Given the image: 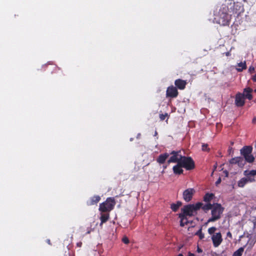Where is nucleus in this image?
Returning a JSON list of instances; mask_svg holds the SVG:
<instances>
[{"label":"nucleus","instance_id":"1","mask_svg":"<svg viewBox=\"0 0 256 256\" xmlns=\"http://www.w3.org/2000/svg\"><path fill=\"white\" fill-rule=\"evenodd\" d=\"M240 8V4L234 0H225L218 11L214 14V22L221 26H229L232 20V14L230 13L236 14Z\"/></svg>","mask_w":256,"mask_h":256},{"label":"nucleus","instance_id":"2","mask_svg":"<svg viewBox=\"0 0 256 256\" xmlns=\"http://www.w3.org/2000/svg\"><path fill=\"white\" fill-rule=\"evenodd\" d=\"M202 205V202H198L196 204L184 206L181 209L182 212L178 214V217L180 219V226L183 227L188 224L189 223L188 216H192L196 214V212L201 208Z\"/></svg>","mask_w":256,"mask_h":256},{"label":"nucleus","instance_id":"3","mask_svg":"<svg viewBox=\"0 0 256 256\" xmlns=\"http://www.w3.org/2000/svg\"><path fill=\"white\" fill-rule=\"evenodd\" d=\"M224 209V208L220 204L214 203V206L211 210L212 216L208 219L206 224L214 222L219 220L222 217Z\"/></svg>","mask_w":256,"mask_h":256},{"label":"nucleus","instance_id":"4","mask_svg":"<svg viewBox=\"0 0 256 256\" xmlns=\"http://www.w3.org/2000/svg\"><path fill=\"white\" fill-rule=\"evenodd\" d=\"M116 204L114 198L110 197L106 200L100 204L99 210L102 212H108L112 210Z\"/></svg>","mask_w":256,"mask_h":256},{"label":"nucleus","instance_id":"5","mask_svg":"<svg viewBox=\"0 0 256 256\" xmlns=\"http://www.w3.org/2000/svg\"><path fill=\"white\" fill-rule=\"evenodd\" d=\"M252 146H244L240 150V154L244 156L245 160L249 163L254 162V158L252 154Z\"/></svg>","mask_w":256,"mask_h":256},{"label":"nucleus","instance_id":"6","mask_svg":"<svg viewBox=\"0 0 256 256\" xmlns=\"http://www.w3.org/2000/svg\"><path fill=\"white\" fill-rule=\"evenodd\" d=\"M179 162L184 168L188 170H193L195 168L194 162L190 156H182Z\"/></svg>","mask_w":256,"mask_h":256},{"label":"nucleus","instance_id":"7","mask_svg":"<svg viewBox=\"0 0 256 256\" xmlns=\"http://www.w3.org/2000/svg\"><path fill=\"white\" fill-rule=\"evenodd\" d=\"M171 155V156L169 160H168V163H177L178 164L179 162L182 158V154L181 151H175L173 150L170 152L169 154Z\"/></svg>","mask_w":256,"mask_h":256},{"label":"nucleus","instance_id":"8","mask_svg":"<svg viewBox=\"0 0 256 256\" xmlns=\"http://www.w3.org/2000/svg\"><path fill=\"white\" fill-rule=\"evenodd\" d=\"M196 190L193 188H189L184 191L182 194L183 199L186 202H190L193 197Z\"/></svg>","mask_w":256,"mask_h":256},{"label":"nucleus","instance_id":"9","mask_svg":"<svg viewBox=\"0 0 256 256\" xmlns=\"http://www.w3.org/2000/svg\"><path fill=\"white\" fill-rule=\"evenodd\" d=\"M178 92L176 88L174 86H170L167 88L166 96L167 98H175L178 96Z\"/></svg>","mask_w":256,"mask_h":256},{"label":"nucleus","instance_id":"10","mask_svg":"<svg viewBox=\"0 0 256 256\" xmlns=\"http://www.w3.org/2000/svg\"><path fill=\"white\" fill-rule=\"evenodd\" d=\"M213 245L214 247H218L220 244L222 238L220 232H217L214 234L212 237Z\"/></svg>","mask_w":256,"mask_h":256},{"label":"nucleus","instance_id":"11","mask_svg":"<svg viewBox=\"0 0 256 256\" xmlns=\"http://www.w3.org/2000/svg\"><path fill=\"white\" fill-rule=\"evenodd\" d=\"M245 103L244 94L238 92L236 95L235 104L237 106H242Z\"/></svg>","mask_w":256,"mask_h":256},{"label":"nucleus","instance_id":"12","mask_svg":"<svg viewBox=\"0 0 256 256\" xmlns=\"http://www.w3.org/2000/svg\"><path fill=\"white\" fill-rule=\"evenodd\" d=\"M187 82L186 80L178 78L174 81V84L176 88L180 90H183L186 88Z\"/></svg>","mask_w":256,"mask_h":256},{"label":"nucleus","instance_id":"13","mask_svg":"<svg viewBox=\"0 0 256 256\" xmlns=\"http://www.w3.org/2000/svg\"><path fill=\"white\" fill-rule=\"evenodd\" d=\"M100 197L99 196H94L87 200L86 204L88 206L96 205L100 201Z\"/></svg>","mask_w":256,"mask_h":256},{"label":"nucleus","instance_id":"14","mask_svg":"<svg viewBox=\"0 0 256 256\" xmlns=\"http://www.w3.org/2000/svg\"><path fill=\"white\" fill-rule=\"evenodd\" d=\"M252 88L248 87L244 90V92L242 94H244V98H247L248 100H252Z\"/></svg>","mask_w":256,"mask_h":256},{"label":"nucleus","instance_id":"15","mask_svg":"<svg viewBox=\"0 0 256 256\" xmlns=\"http://www.w3.org/2000/svg\"><path fill=\"white\" fill-rule=\"evenodd\" d=\"M170 154L168 153H164L160 154L156 159V161L160 164H163L168 158Z\"/></svg>","mask_w":256,"mask_h":256},{"label":"nucleus","instance_id":"16","mask_svg":"<svg viewBox=\"0 0 256 256\" xmlns=\"http://www.w3.org/2000/svg\"><path fill=\"white\" fill-rule=\"evenodd\" d=\"M182 168H183L180 163L178 162V164H177L176 165L174 166L172 170L174 173L175 174H181L183 173V170L182 169Z\"/></svg>","mask_w":256,"mask_h":256},{"label":"nucleus","instance_id":"17","mask_svg":"<svg viewBox=\"0 0 256 256\" xmlns=\"http://www.w3.org/2000/svg\"><path fill=\"white\" fill-rule=\"evenodd\" d=\"M109 218L110 213L101 212L100 218V226H102L104 223L106 222L108 220Z\"/></svg>","mask_w":256,"mask_h":256},{"label":"nucleus","instance_id":"18","mask_svg":"<svg viewBox=\"0 0 256 256\" xmlns=\"http://www.w3.org/2000/svg\"><path fill=\"white\" fill-rule=\"evenodd\" d=\"M246 68V62L244 61V62H240L238 63L237 66H236V70L238 72H242Z\"/></svg>","mask_w":256,"mask_h":256},{"label":"nucleus","instance_id":"19","mask_svg":"<svg viewBox=\"0 0 256 256\" xmlns=\"http://www.w3.org/2000/svg\"><path fill=\"white\" fill-rule=\"evenodd\" d=\"M182 205V202L180 201H178L176 204L172 203L170 204V208L172 211L176 212Z\"/></svg>","mask_w":256,"mask_h":256},{"label":"nucleus","instance_id":"20","mask_svg":"<svg viewBox=\"0 0 256 256\" xmlns=\"http://www.w3.org/2000/svg\"><path fill=\"white\" fill-rule=\"evenodd\" d=\"M214 194L212 193H206L204 196V201L206 202L210 203V202L214 198Z\"/></svg>","mask_w":256,"mask_h":256},{"label":"nucleus","instance_id":"21","mask_svg":"<svg viewBox=\"0 0 256 256\" xmlns=\"http://www.w3.org/2000/svg\"><path fill=\"white\" fill-rule=\"evenodd\" d=\"M214 206V204H211L210 203H208L206 204L202 205V206L201 207V208L202 209V210L206 212L208 210H211L212 208Z\"/></svg>","mask_w":256,"mask_h":256},{"label":"nucleus","instance_id":"22","mask_svg":"<svg viewBox=\"0 0 256 256\" xmlns=\"http://www.w3.org/2000/svg\"><path fill=\"white\" fill-rule=\"evenodd\" d=\"M245 159L240 156H238V160H237V164L240 168H242L246 164Z\"/></svg>","mask_w":256,"mask_h":256},{"label":"nucleus","instance_id":"23","mask_svg":"<svg viewBox=\"0 0 256 256\" xmlns=\"http://www.w3.org/2000/svg\"><path fill=\"white\" fill-rule=\"evenodd\" d=\"M247 184V180L246 178H241L238 182V187L243 188Z\"/></svg>","mask_w":256,"mask_h":256},{"label":"nucleus","instance_id":"24","mask_svg":"<svg viewBox=\"0 0 256 256\" xmlns=\"http://www.w3.org/2000/svg\"><path fill=\"white\" fill-rule=\"evenodd\" d=\"M244 251V248L241 247L239 248L237 250L234 252L232 256H242V252Z\"/></svg>","mask_w":256,"mask_h":256},{"label":"nucleus","instance_id":"25","mask_svg":"<svg viewBox=\"0 0 256 256\" xmlns=\"http://www.w3.org/2000/svg\"><path fill=\"white\" fill-rule=\"evenodd\" d=\"M244 174L246 176H256V170H252L250 171L245 170Z\"/></svg>","mask_w":256,"mask_h":256},{"label":"nucleus","instance_id":"26","mask_svg":"<svg viewBox=\"0 0 256 256\" xmlns=\"http://www.w3.org/2000/svg\"><path fill=\"white\" fill-rule=\"evenodd\" d=\"M196 236H199V238L200 240H202L204 238V234L202 232V227H201L200 230L196 233Z\"/></svg>","mask_w":256,"mask_h":256},{"label":"nucleus","instance_id":"27","mask_svg":"<svg viewBox=\"0 0 256 256\" xmlns=\"http://www.w3.org/2000/svg\"><path fill=\"white\" fill-rule=\"evenodd\" d=\"M238 160V156L235 157V158H232V159H230V160L229 162L232 164H237Z\"/></svg>","mask_w":256,"mask_h":256},{"label":"nucleus","instance_id":"28","mask_svg":"<svg viewBox=\"0 0 256 256\" xmlns=\"http://www.w3.org/2000/svg\"><path fill=\"white\" fill-rule=\"evenodd\" d=\"M202 150L203 151L209 152L210 148L208 144H202Z\"/></svg>","mask_w":256,"mask_h":256},{"label":"nucleus","instance_id":"29","mask_svg":"<svg viewBox=\"0 0 256 256\" xmlns=\"http://www.w3.org/2000/svg\"><path fill=\"white\" fill-rule=\"evenodd\" d=\"M216 227L212 226L211 228H210L208 229V232L210 234H214V232L216 230Z\"/></svg>","mask_w":256,"mask_h":256},{"label":"nucleus","instance_id":"30","mask_svg":"<svg viewBox=\"0 0 256 256\" xmlns=\"http://www.w3.org/2000/svg\"><path fill=\"white\" fill-rule=\"evenodd\" d=\"M168 116V114L167 113H166L165 114H160V120H164L166 116Z\"/></svg>","mask_w":256,"mask_h":256},{"label":"nucleus","instance_id":"31","mask_svg":"<svg viewBox=\"0 0 256 256\" xmlns=\"http://www.w3.org/2000/svg\"><path fill=\"white\" fill-rule=\"evenodd\" d=\"M246 179L247 180V183L248 182H254L255 181V179L254 178H252L250 176H246Z\"/></svg>","mask_w":256,"mask_h":256},{"label":"nucleus","instance_id":"32","mask_svg":"<svg viewBox=\"0 0 256 256\" xmlns=\"http://www.w3.org/2000/svg\"><path fill=\"white\" fill-rule=\"evenodd\" d=\"M122 242L125 244H128L130 242L128 238L126 236H124L122 238Z\"/></svg>","mask_w":256,"mask_h":256},{"label":"nucleus","instance_id":"33","mask_svg":"<svg viewBox=\"0 0 256 256\" xmlns=\"http://www.w3.org/2000/svg\"><path fill=\"white\" fill-rule=\"evenodd\" d=\"M248 71L250 73L254 72V68L252 66H250L248 68Z\"/></svg>","mask_w":256,"mask_h":256},{"label":"nucleus","instance_id":"34","mask_svg":"<svg viewBox=\"0 0 256 256\" xmlns=\"http://www.w3.org/2000/svg\"><path fill=\"white\" fill-rule=\"evenodd\" d=\"M226 236L228 238H232V233L230 232H228L226 234Z\"/></svg>","mask_w":256,"mask_h":256},{"label":"nucleus","instance_id":"35","mask_svg":"<svg viewBox=\"0 0 256 256\" xmlns=\"http://www.w3.org/2000/svg\"><path fill=\"white\" fill-rule=\"evenodd\" d=\"M252 80L253 82H256V74L252 76Z\"/></svg>","mask_w":256,"mask_h":256},{"label":"nucleus","instance_id":"36","mask_svg":"<svg viewBox=\"0 0 256 256\" xmlns=\"http://www.w3.org/2000/svg\"><path fill=\"white\" fill-rule=\"evenodd\" d=\"M221 182V179L220 178H219L217 181L216 182V186L218 185L219 184H220Z\"/></svg>","mask_w":256,"mask_h":256},{"label":"nucleus","instance_id":"37","mask_svg":"<svg viewBox=\"0 0 256 256\" xmlns=\"http://www.w3.org/2000/svg\"><path fill=\"white\" fill-rule=\"evenodd\" d=\"M197 252H202V249L200 248L198 246Z\"/></svg>","mask_w":256,"mask_h":256},{"label":"nucleus","instance_id":"38","mask_svg":"<svg viewBox=\"0 0 256 256\" xmlns=\"http://www.w3.org/2000/svg\"><path fill=\"white\" fill-rule=\"evenodd\" d=\"M252 122L253 124H256V117H254L253 118L252 120Z\"/></svg>","mask_w":256,"mask_h":256},{"label":"nucleus","instance_id":"39","mask_svg":"<svg viewBox=\"0 0 256 256\" xmlns=\"http://www.w3.org/2000/svg\"><path fill=\"white\" fill-rule=\"evenodd\" d=\"M230 52H226V56H230Z\"/></svg>","mask_w":256,"mask_h":256},{"label":"nucleus","instance_id":"40","mask_svg":"<svg viewBox=\"0 0 256 256\" xmlns=\"http://www.w3.org/2000/svg\"><path fill=\"white\" fill-rule=\"evenodd\" d=\"M188 256H194V254L191 252H189Z\"/></svg>","mask_w":256,"mask_h":256},{"label":"nucleus","instance_id":"41","mask_svg":"<svg viewBox=\"0 0 256 256\" xmlns=\"http://www.w3.org/2000/svg\"><path fill=\"white\" fill-rule=\"evenodd\" d=\"M82 244V242H78L77 244V245L78 246H81V245Z\"/></svg>","mask_w":256,"mask_h":256},{"label":"nucleus","instance_id":"42","mask_svg":"<svg viewBox=\"0 0 256 256\" xmlns=\"http://www.w3.org/2000/svg\"><path fill=\"white\" fill-rule=\"evenodd\" d=\"M46 242L49 244H51L50 240H47Z\"/></svg>","mask_w":256,"mask_h":256},{"label":"nucleus","instance_id":"43","mask_svg":"<svg viewBox=\"0 0 256 256\" xmlns=\"http://www.w3.org/2000/svg\"><path fill=\"white\" fill-rule=\"evenodd\" d=\"M54 68L56 70H60V68L57 66H54Z\"/></svg>","mask_w":256,"mask_h":256},{"label":"nucleus","instance_id":"44","mask_svg":"<svg viewBox=\"0 0 256 256\" xmlns=\"http://www.w3.org/2000/svg\"><path fill=\"white\" fill-rule=\"evenodd\" d=\"M157 134H158V132H156H156H155V134H154V135H155V136H156V135H157Z\"/></svg>","mask_w":256,"mask_h":256},{"label":"nucleus","instance_id":"45","mask_svg":"<svg viewBox=\"0 0 256 256\" xmlns=\"http://www.w3.org/2000/svg\"><path fill=\"white\" fill-rule=\"evenodd\" d=\"M178 256H183V255H182V254H179L178 255Z\"/></svg>","mask_w":256,"mask_h":256},{"label":"nucleus","instance_id":"46","mask_svg":"<svg viewBox=\"0 0 256 256\" xmlns=\"http://www.w3.org/2000/svg\"><path fill=\"white\" fill-rule=\"evenodd\" d=\"M226 176H228V172H226Z\"/></svg>","mask_w":256,"mask_h":256},{"label":"nucleus","instance_id":"47","mask_svg":"<svg viewBox=\"0 0 256 256\" xmlns=\"http://www.w3.org/2000/svg\"><path fill=\"white\" fill-rule=\"evenodd\" d=\"M90 232V231H88V232H87V234H89Z\"/></svg>","mask_w":256,"mask_h":256},{"label":"nucleus","instance_id":"48","mask_svg":"<svg viewBox=\"0 0 256 256\" xmlns=\"http://www.w3.org/2000/svg\"><path fill=\"white\" fill-rule=\"evenodd\" d=\"M232 148H229L230 150H231V149H232Z\"/></svg>","mask_w":256,"mask_h":256},{"label":"nucleus","instance_id":"49","mask_svg":"<svg viewBox=\"0 0 256 256\" xmlns=\"http://www.w3.org/2000/svg\"><path fill=\"white\" fill-rule=\"evenodd\" d=\"M255 92H256V89L254 90Z\"/></svg>","mask_w":256,"mask_h":256}]
</instances>
